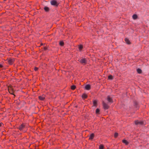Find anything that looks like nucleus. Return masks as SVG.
I'll return each instance as SVG.
<instances>
[{"label": "nucleus", "mask_w": 149, "mask_h": 149, "mask_svg": "<svg viewBox=\"0 0 149 149\" xmlns=\"http://www.w3.org/2000/svg\"><path fill=\"white\" fill-rule=\"evenodd\" d=\"M79 61L81 64L85 65L87 63V60L86 59L84 58H81L80 59Z\"/></svg>", "instance_id": "obj_1"}, {"label": "nucleus", "mask_w": 149, "mask_h": 149, "mask_svg": "<svg viewBox=\"0 0 149 149\" xmlns=\"http://www.w3.org/2000/svg\"><path fill=\"white\" fill-rule=\"evenodd\" d=\"M135 123L136 125H144L145 123L144 122L141 121H139L138 120H136L135 121Z\"/></svg>", "instance_id": "obj_2"}, {"label": "nucleus", "mask_w": 149, "mask_h": 149, "mask_svg": "<svg viewBox=\"0 0 149 149\" xmlns=\"http://www.w3.org/2000/svg\"><path fill=\"white\" fill-rule=\"evenodd\" d=\"M50 3L52 5L55 6L57 7L58 6V3L56 0H53L50 1Z\"/></svg>", "instance_id": "obj_3"}, {"label": "nucleus", "mask_w": 149, "mask_h": 149, "mask_svg": "<svg viewBox=\"0 0 149 149\" xmlns=\"http://www.w3.org/2000/svg\"><path fill=\"white\" fill-rule=\"evenodd\" d=\"M8 90L10 94L13 95V90L11 86H8Z\"/></svg>", "instance_id": "obj_4"}, {"label": "nucleus", "mask_w": 149, "mask_h": 149, "mask_svg": "<svg viewBox=\"0 0 149 149\" xmlns=\"http://www.w3.org/2000/svg\"><path fill=\"white\" fill-rule=\"evenodd\" d=\"M14 61V59L13 58L9 59L8 61V63L10 65H12V64H13Z\"/></svg>", "instance_id": "obj_5"}, {"label": "nucleus", "mask_w": 149, "mask_h": 149, "mask_svg": "<svg viewBox=\"0 0 149 149\" xmlns=\"http://www.w3.org/2000/svg\"><path fill=\"white\" fill-rule=\"evenodd\" d=\"M103 105L104 109H107L108 108V106L107 105V104H106L104 102H103Z\"/></svg>", "instance_id": "obj_6"}, {"label": "nucleus", "mask_w": 149, "mask_h": 149, "mask_svg": "<svg viewBox=\"0 0 149 149\" xmlns=\"http://www.w3.org/2000/svg\"><path fill=\"white\" fill-rule=\"evenodd\" d=\"M85 88L86 89L89 90L90 89L91 86L90 85L87 84L85 86Z\"/></svg>", "instance_id": "obj_7"}, {"label": "nucleus", "mask_w": 149, "mask_h": 149, "mask_svg": "<svg viewBox=\"0 0 149 149\" xmlns=\"http://www.w3.org/2000/svg\"><path fill=\"white\" fill-rule=\"evenodd\" d=\"M107 100L109 102H113L112 100L109 96H108L107 98Z\"/></svg>", "instance_id": "obj_8"}, {"label": "nucleus", "mask_w": 149, "mask_h": 149, "mask_svg": "<svg viewBox=\"0 0 149 149\" xmlns=\"http://www.w3.org/2000/svg\"><path fill=\"white\" fill-rule=\"evenodd\" d=\"M24 127V126L22 124L19 126V129L20 130H22Z\"/></svg>", "instance_id": "obj_9"}, {"label": "nucleus", "mask_w": 149, "mask_h": 149, "mask_svg": "<svg viewBox=\"0 0 149 149\" xmlns=\"http://www.w3.org/2000/svg\"><path fill=\"white\" fill-rule=\"evenodd\" d=\"M125 40L127 44H130V42L128 38H125Z\"/></svg>", "instance_id": "obj_10"}, {"label": "nucleus", "mask_w": 149, "mask_h": 149, "mask_svg": "<svg viewBox=\"0 0 149 149\" xmlns=\"http://www.w3.org/2000/svg\"><path fill=\"white\" fill-rule=\"evenodd\" d=\"M94 137V134H91L90 136L89 139L92 140L93 139Z\"/></svg>", "instance_id": "obj_11"}, {"label": "nucleus", "mask_w": 149, "mask_h": 149, "mask_svg": "<svg viewBox=\"0 0 149 149\" xmlns=\"http://www.w3.org/2000/svg\"><path fill=\"white\" fill-rule=\"evenodd\" d=\"M44 8L45 11L47 12H48L49 9V8L47 6L44 7Z\"/></svg>", "instance_id": "obj_12"}, {"label": "nucleus", "mask_w": 149, "mask_h": 149, "mask_svg": "<svg viewBox=\"0 0 149 149\" xmlns=\"http://www.w3.org/2000/svg\"><path fill=\"white\" fill-rule=\"evenodd\" d=\"M123 142L126 145H128L129 143V142L126 140L125 139L123 140Z\"/></svg>", "instance_id": "obj_13"}, {"label": "nucleus", "mask_w": 149, "mask_h": 149, "mask_svg": "<svg viewBox=\"0 0 149 149\" xmlns=\"http://www.w3.org/2000/svg\"><path fill=\"white\" fill-rule=\"evenodd\" d=\"M39 98L41 100H43L45 99V97L43 96H39Z\"/></svg>", "instance_id": "obj_14"}, {"label": "nucleus", "mask_w": 149, "mask_h": 149, "mask_svg": "<svg viewBox=\"0 0 149 149\" xmlns=\"http://www.w3.org/2000/svg\"><path fill=\"white\" fill-rule=\"evenodd\" d=\"M93 106L96 107L97 105V102L96 100H94L93 101Z\"/></svg>", "instance_id": "obj_15"}, {"label": "nucleus", "mask_w": 149, "mask_h": 149, "mask_svg": "<svg viewBox=\"0 0 149 149\" xmlns=\"http://www.w3.org/2000/svg\"><path fill=\"white\" fill-rule=\"evenodd\" d=\"M100 110L99 109H97L96 110V113L97 114H100Z\"/></svg>", "instance_id": "obj_16"}, {"label": "nucleus", "mask_w": 149, "mask_h": 149, "mask_svg": "<svg viewBox=\"0 0 149 149\" xmlns=\"http://www.w3.org/2000/svg\"><path fill=\"white\" fill-rule=\"evenodd\" d=\"M83 48V46L82 45H80L79 46V49L80 51H81L82 49Z\"/></svg>", "instance_id": "obj_17"}, {"label": "nucleus", "mask_w": 149, "mask_h": 149, "mask_svg": "<svg viewBox=\"0 0 149 149\" xmlns=\"http://www.w3.org/2000/svg\"><path fill=\"white\" fill-rule=\"evenodd\" d=\"M137 17V16L136 15L134 14L132 16V18L134 19H136Z\"/></svg>", "instance_id": "obj_18"}, {"label": "nucleus", "mask_w": 149, "mask_h": 149, "mask_svg": "<svg viewBox=\"0 0 149 149\" xmlns=\"http://www.w3.org/2000/svg\"><path fill=\"white\" fill-rule=\"evenodd\" d=\"M137 72H138V73H139V74L141 73L142 72L141 70V69H139V68L137 69Z\"/></svg>", "instance_id": "obj_19"}, {"label": "nucleus", "mask_w": 149, "mask_h": 149, "mask_svg": "<svg viewBox=\"0 0 149 149\" xmlns=\"http://www.w3.org/2000/svg\"><path fill=\"white\" fill-rule=\"evenodd\" d=\"M82 97L83 99L86 98L87 97V95L86 94H84L82 95Z\"/></svg>", "instance_id": "obj_20"}, {"label": "nucleus", "mask_w": 149, "mask_h": 149, "mask_svg": "<svg viewBox=\"0 0 149 149\" xmlns=\"http://www.w3.org/2000/svg\"><path fill=\"white\" fill-rule=\"evenodd\" d=\"M108 79H113V77L111 75H110L108 76Z\"/></svg>", "instance_id": "obj_21"}, {"label": "nucleus", "mask_w": 149, "mask_h": 149, "mask_svg": "<svg viewBox=\"0 0 149 149\" xmlns=\"http://www.w3.org/2000/svg\"><path fill=\"white\" fill-rule=\"evenodd\" d=\"M60 45L61 46H63L64 45V42L62 41H61L59 42Z\"/></svg>", "instance_id": "obj_22"}, {"label": "nucleus", "mask_w": 149, "mask_h": 149, "mask_svg": "<svg viewBox=\"0 0 149 149\" xmlns=\"http://www.w3.org/2000/svg\"><path fill=\"white\" fill-rule=\"evenodd\" d=\"M76 88V86L74 85H72L71 86V88L72 90H74Z\"/></svg>", "instance_id": "obj_23"}, {"label": "nucleus", "mask_w": 149, "mask_h": 149, "mask_svg": "<svg viewBox=\"0 0 149 149\" xmlns=\"http://www.w3.org/2000/svg\"><path fill=\"white\" fill-rule=\"evenodd\" d=\"M104 146L102 145H101L99 146V149H103Z\"/></svg>", "instance_id": "obj_24"}, {"label": "nucleus", "mask_w": 149, "mask_h": 149, "mask_svg": "<svg viewBox=\"0 0 149 149\" xmlns=\"http://www.w3.org/2000/svg\"><path fill=\"white\" fill-rule=\"evenodd\" d=\"M118 135V133L116 132L115 133L114 136V137L116 138V137Z\"/></svg>", "instance_id": "obj_25"}, {"label": "nucleus", "mask_w": 149, "mask_h": 149, "mask_svg": "<svg viewBox=\"0 0 149 149\" xmlns=\"http://www.w3.org/2000/svg\"><path fill=\"white\" fill-rule=\"evenodd\" d=\"M38 69V68L37 67H35L34 68V70L36 71Z\"/></svg>", "instance_id": "obj_26"}, {"label": "nucleus", "mask_w": 149, "mask_h": 149, "mask_svg": "<svg viewBox=\"0 0 149 149\" xmlns=\"http://www.w3.org/2000/svg\"><path fill=\"white\" fill-rule=\"evenodd\" d=\"M3 125V124L2 123H0V127L1 126Z\"/></svg>", "instance_id": "obj_27"}, {"label": "nucleus", "mask_w": 149, "mask_h": 149, "mask_svg": "<svg viewBox=\"0 0 149 149\" xmlns=\"http://www.w3.org/2000/svg\"><path fill=\"white\" fill-rule=\"evenodd\" d=\"M3 67V66L1 64H0V68H1Z\"/></svg>", "instance_id": "obj_28"}, {"label": "nucleus", "mask_w": 149, "mask_h": 149, "mask_svg": "<svg viewBox=\"0 0 149 149\" xmlns=\"http://www.w3.org/2000/svg\"><path fill=\"white\" fill-rule=\"evenodd\" d=\"M137 104V102H136L135 103V105H136Z\"/></svg>", "instance_id": "obj_29"}]
</instances>
